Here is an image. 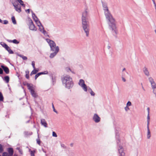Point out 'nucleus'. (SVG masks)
Here are the masks:
<instances>
[{
	"label": "nucleus",
	"instance_id": "50",
	"mask_svg": "<svg viewBox=\"0 0 156 156\" xmlns=\"http://www.w3.org/2000/svg\"><path fill=\"white\" fill-rule=\"evenodd\" d=\"M46 41H47V42L48 44H49L50 42H51L52 41V40H51L49 39H47Z\"/></svg>",
	"mask_w": 156,
	"mask_h": 156
},
{
	"label": "nucleus",
	"instance_id": "60",
	"mask_svg": "<svg viewBox=\"0 0 156 156\" xmlns=\"http://www.w3.org/2000/svg\"><path fill=\"white\" fill-rule=\"evenodd\" d=\"M82 82H80V80H79V83H78V84H79L80 86H81V84H82Z\"/></svg>",
	"mask_w": 156,
	"mask_h": 156
},
{
	"label": "nucleus",
	"instance_id": "46",
	"mask_svg": "<svg viewBox=\"0 0 156 156\" xmlns=\"http://www.w3.org/2000/svg\"><path fill=\"white\" fill-rule=\"evenodd\" d=\"M25 77L27 79H29V74H26Z\"/></svg>",
	"mask_w": 156,
	"mask_h": 156
},
{
	"label": "nucleus",
	"instance_id": "55",
	"mask_svg": "<svg viewBox=\"0 0 156 156\" xmlns=\"http://www.w3.org/2000/svg\"><path fill=\"white\" fill-rule=\"evenodd\" d=\"M38 77H39V76H38V75L36 74V75H35V77H34L35 80H36Z\"/></svg>",
	"mask_w": 156,
	"mask_h": 156
},
{
	"label": "nucleus",
	"instance_id": "35",
	"mask_svg": "<svg viewBox=\"0 0 156 156\" xmlns=\"http://www.w3.org/2000/svg\"><path fill=\"white\" fill-rule=\"evenodd\" d=\"M52 108H53V110L54 111V112H55L57 114L58 113V112L55 110V107H54V105H53V103H52Z\"/></svg>",
	"mask_w": 156,
	"mask_h": 156
},
{
	"label": "nucleus",
	"instance_id": "18",
	"mask_svg": "<svg viewBox=\"0 0 156 156\" xmlns=\"http://www.w3.org/2000/svg\"><path fill=\"white\" fill-rule=\"evenodd\" d=\"M5 48L9 52V54H13L14 52L7 45Z\"/></svg>",
	"mask_w": 156,
	"mask_h": 156
},
{
	"label": "nucleus",
	"instance_id": "37",
	"mask_svg": "<svg viewBox=\"0 0 156 156\" xmlns=\"http://www.w3.org/2000/svg\"><path fill=\"white\" fill-rule=\"evenodd\" d=\"M3 151L2 146L0 144V153L2 152Z\"/></svg>",
	"mask_w": 156,
	"mask_h": 156
},
{
	"label": "nucleus",
	"instance_id": "8",
	"mask_svg": "<svg viewBox=\"0 0 156 156\" xmlns=\"http://www.w3.org/2000/svg\"><path fill=\"white\" fill-rule=\"evenodd\" d=\"M31 12L32 13V17L34 20L35 21V22L36 23V24H37V26L39 27H40V24H38V23H39V21H40L38 18L36 16L35 14L33 12L32 10H31Z\"/></svg>",
	"mask_w": 156,
	"mask_h": 156
},
{
	"label": "nucleus",
	"instance_id": "38",
	"mask_svg": "<svg viewBox=\"0 0 156 156\" xmlns=\"http://www.w3.org/2000/svg\"><path fill=\"white\" fill-rule=\"evenodd\" d=\"M52 136L54 137H57V135L56 133H55V132L53 131L52 132Z\"/></svg>",
	"mask_w": 156,
	"mask_h": 156
},
{
	"label": "nucleus",
	"instance_id": "23",
	"mask_svg": "<svg viewBox=\"0 0 156 156\" xmlns=\"http://www.w3.org/2000/svg\"><path fill=\"white\" fill-rule=\"evenodd\" d=\"M147 138L148 139H149L151 137V132L149 129H147Z\"/></svg>",
	"mask_w": 156,
	"mask_h": 156
},
{
	"label": "nucleus",
	"instance_id": "4",
	"mask_svg": "<svg viewBox=\"0 0 156 156\" xmlns=\"http://www.w3.org/2000/svg\"><path fill=\"white\" fill-rule=\"evenodd\" d=\"M8 153L4 152L3 153L2 156H12L13 154L14 151L12 148L9 147L8 149Z\"/></svg>",
	"mask_w": 156,
	"mask_h": 156
},
{
	"label": "nucleus",
	"instance_id": "53",
	"mask_svg": "<svg viewBox=\"0 0 156 156\" xmlns=\"http://www.w3.org/2000/svg\"><path fill=\"white\" fill-rule=\"evenodd\" d=\"M43 72L44 73V74H46L48 73V72L47 71H44V72Z\"/></svg>",
	"mask_w": 156,
	"mask_h": 156
},
{
	"label": "nucleus",
	"instance_id": "57",
	"mask_svg": "<svg viewBox=\"0 0 156 156\" xmlns=\"http://www.w3.org/2000/svg\"><path fill=\"white\" fill-rule=\"evenodd\" d=\"M7 41L9 42H12V40H7Z\"/></svg>",
	"mask_w": 156,
	"mask_h": 156
},
{
	"label": "nucleus",
	"instance_id": "13",
	"mask_svg": "<svg viewBox=\"0 0 156 156\" xmlns=\"http://www.w3.org/2000/svg\"><path fill=\"white\" fill-rule=\"evenodd\" d=\"M149 80L151 83L152 89L156 87V84L155 83L154 79L151 77L149 78Z\"/></svg>",
	"mask_w": 156,
	"mask_h": 156
},
{
	"label": "nucleus",
	"instance_id": "44",
	"mask_svg": "<svg viewBox=\"0 0 156 156\" xmlns=\"http://www.w3.org/2000/svg\"><path fill=\"white\" fill-rule=\"evenodd\" d=\"M153 92L155 94V95H156V87L154 88H153Z\"/></svg>",
	"mask_w": 156,
	"mask_h": 156
},
{
	"label": "nucleus",
	"instance_id": "33",
	"mask_svg": "<svg viewBox=\"0 0 156 156\" xmlns=\"http://www.w3.org/2000/svg\"><path fill=\"white\" fill-rule=\"evenodd\" d=\"M38 138H39V134L38 135ZM36 141H37V143L38 144L40 145V144L41 142V141L40 140V139L39 138H38V139H37Z\"/></svg>",
	"mask_w": 156,
	"mask_h": 156
},
{
	"label": "nucleus",
	"instance_id": "5",
	"mask_svg": "<svg viewBox=\"0 0 156 156\" xmlns=\"http://www.w3.org/2000/svg\"><path fill=\"white\" fill-rule=\"evenodd\" d=\"M13 5L14 6L16 10L20 13L21 11V6L19 5L18 3L15 2L13 1L11 2Z\"/></svg>",
	"mask_w": 156,
	"mask_h": 156
},
{
	"label": "nucleus",
	"instance_id": "48",
	"mask_svg": "<svg viewBox=\"0 0 156 156\" xmlns=\"http://www.w3.org/2000/svg\"><path fill=\"white\" fill-rule=\"evenodd\" d=\"M125 110L126 111H128V110H129V108L128 106H126L125 107Z\"/></svg>",
	"mask_w": 156,
	"mask_h": 156
},
{
	"label": "nucleus",
	"instance_id": "10",
	"mask_svg": "<svg viewBox=\"0 0 156 156\" xmlns=\"http://www.w3.org/2000/svg\"><path fill=\"white\" fill-rule=\"evenodd\" d=\"M59 48L58 46H57L56 47L55 50L54 52L51 53L49 56V57L50 58H53L57 54L59 51Z\"/></svg>",
	"mask_w": 156,
	"mask_h": 156
},
{
	"label": "nucleus",
	"instance_id": "45",
	"mask_svg": "<svg viewBox=\"0 0 156 156\" xmlns=\"http://www.w3.org/2000/svg\"><path fill=\"white\" fill-rule=\"evenodd\" d=\"M149 124H150V121H147V129H149Z\"/></svg>",
	"mask_w": 156,
	"mask_h": 156
},
{
	"label": "nucleus",
	"instance_id": "61",
	"mask_svg": "<svg viewBox=\"0 0 156 156\" xmlns=\"http://www.w3.org/2000/svg\"><path fill=\"white\" fill-rule=\"evenodd\" d=\"M56 46H55V47H53V50H54L53 51H55V48H56Z\"/></svg>",
	"mask_w": 156,
	"mask_h": 156
},
{
	"label": "nucleus",
	"instance_id": "3",
	"mask_svg": "<svg viewBox=\"0 0 156 156\" xmlns=\"http://www.w3.org/2000/svg\"><path fill=\"white\" fill-rule=\"evenodd\" d=\"M62 83L66 87L69 89L72 87L73 83L72 78L69 76L66 75L62 78Z\"/></svg>",
	"mask_w": 156,
	"mask_h": 156
},
{
	"label": "nucleus",
	"instance_id": "7",
	"mask_svg": "<svg viewBox=\"0 0 156 156\" xmlns=\"http://www.w3.org/2000/svg\"><path fill=\"white\" fill-rule=\"evenodd\" d=\"M118 150L119 153L120 154L119 156H125V153L124 152V148L120 144L118 146Z\"/></svg>",
	"mask_w": 156,
	"mask_h": 156
},
{
	"label": "nucleus",
	"instance_id": "49",
	"mask_svg": "<svg viewBox=\"0 0 156 156\" xmlns=\"http://www.w3.org/2000/svg\"><path fill=\"white\" fill-rule=\"evenodd\" d=\"M3 73V70L0 67V75L2 74Z\"/></svg>",
	"mask_w": 156,
	"mask_h": 156
},
{
	"label": "nucleus",
	"instance_id": "51",
	"mask_svg": "<svg viewBox=\"0 0 156 156\" xmlns=\"http://www.w3.org/2000/svg\"><path fill=\"white\" fill-rule=\"evenodd\" d=\"M25 11L26 12H27L28 14H29L30 13V9H26V10H25Z\"/></svg>",
	"mask_w": 156,
	"mask_h": 156
},
{
	"label": "nucleus",
	"instance_id": "54",
	"mask_svg": "<svg viewBox=\"0 0 156 156\" xmlns=\"http://www.w3.org/2000/svg\"><path fill=\"white\" fill-rule=\"evenodd\" d=\"M25 73H26V74H29V71L28 70H27L25 71Z\"/></svg>",
	"mask_w": 156,
	"mask_h": 156
},
{
	"label": "nucleus",
	"instance_id": "31",
	"mask_svg": "<svg viewBox=\"0 0 156 156\" xmlns=\"http://www.w3.org/2000/svg\"><path fill=\"white\" fill-rule=\"evenodd\" d=\"M39 71V69H34L32 71L33 72V73H34V74H36Z\"/></svg>",
	"mask_w": 156,
	"mask_h": 156
},
{
	"label": "nucleus",
	"instance_id": "36",
	"mask_svg": "<svg viewBox=\"0 0 156 156\" xmlns=\"http://www.w3.org/2000/svg\"><path fill=\"white\" fill-rule=\"evenodd\" d=\"M31 65L33 66V67L34 69H36L35 66V62L34 61H33L32 62Z\"/></svg>",
	"mask_w": 156,
	"mask_h": 156
},
{
	"label": "nucleus",
	"instance_id": "2",
	"mask_svg": "<svg viewBox=\"0 0 156 156\" xmlns=\"http://www.w3.org/2000/svg\"><path fill=\"white\" fill-rule=\"evenodd\" d=\"M87 10V9L86 8L85 9L84 11L82 12L81 19L83 29L86 33V36L88 37L89 32V22L87 21L88 16Z\"/></svg>",
	"mask_w": 156,
	"mask_h": 156
},
{
	"label": "nucleus",
	"instance_id": "26",
	"mask_svg": "<svg viewBox=\"0 0 156 156\" xmlns=\"http://www.w3.org/2000/svg\"><path fill=\"white\" fill-rule=\"evenodd\" d=\"M4 97L2 93L0 92V101H3Z\"/></svg>",
	"mask_w": 156,
	"mask_h": 156
},
{
	"label": "nucleus",
	"instance_id": "14",
	"mask_svg": "<svg viewBox=\"0 0 156 156\" xmlns=\"http://www.w3.org/2000/svg\"><path fill=\"white\" fill-rule=\"evenodd\" d=\"M1 67L6 74H8L9 73V70L7 67L3 65H2Z\"/></svg>",
	"mask_w": 156,
	"mask_h": 156
},
{
	"label": "nucleus",
	"instance_id": "47",
	"mask_svg": "<svg viewBox=\"0 0 156 156\" xmlns=\"http://www.w3.org/2000/svg\"><path fill=\"white\" fill-rule=\"evenodd\" d=\"M122 81L124 82H126V80L125 79V78L124 77V76L123 75H122Z\"/></svg>",
	"mask_w": 156,
	"mask_h": 156
},
{
	"label": "nucleus",
	"instance_id": "6",
	"mask_svg": "<svg viewBox=\"0 0 156 156\" xmlns=\"http://www.w3.org/2000/svg\"><path fill=\"white\" fill-rule=\"evenodd\" d=\"M29 29L33 31H36L37 30V28L34 24L33 21L31 19L29 18Z\"/></svg>",
	"mask_w": 156,
	"mask_h": 156
},
{
	"label": "nucleus",
	"instance_id": "43",
	"mask_svg": "<svg viewBox=\"0 0 156 156\" xmlns=\"http://www.w3.org/2000/svg\"><path fill=\"white\" fill-rule=\"evenodd\" d=\"M90 94L92 96H94L95 95V94L92 91H91L90 92Z\"/></svg>",
	"mask_w": 156,
	"mask_h": 156
},
{
	"label": "nucleus",
	"instance_id": "30",
	"mask_svg": "<svg viewBox=\"0 0 156 156\" xmlns=\"http://www.w3.org/2000/svg\"><path fill=\"white\" fill-rule=\"evenodd\" d=\"M12 42L15 44H18L20 42L17 40L14 39L12 40Z\"/></svg>",
	"mask_w": 156,
	"mask_h": 156
},
{
	"label": "nucleus",
	"instance_id": "62",
	"mask_svg": "<svg viewBox=\"0 0 156 156\" xmlns=\"http://www.w3.org/2000/svg\"><path fill=\"white\" fill-rule=\"evenodd\" d=\"M68 69V70H69L70 71H71V70L70 68L69 67H67L66 68L67 69Z\"/></svg>",
	"mask_w": 156,
	"mask_h": 156
},
{
	"label": "nucleus",
	"instance_id": "40",
	"mask_svg": "<svg viewBox=\"0 0 156 156\" xmlns=\"http://www.w3.org/2000/svg\"><path fill=\"white\" fill-rule=\"evenodd\" d=\"M115 137L117 138L118 136H119V133L117 131H116L115 132Z\"/></svg>",
	"mask_w": 156,
	"mask_h": 156
},
{
	"label": "nucleus",
	"instance_id": "27",
	"mask_svg": "<svg viewBox=\"0 0 156 156\" xmlns=\"http://www.w3.org/2000/svg\"><path fill=\"white\" fill-rule=\"evenodd\" d=\"M18 55L19 56L21 57L23 60H26L27 59V57L26 56H24L23 55H21L20 54H19V55Z\"/></svg>",
	"mask_w": 156,
	"mask_h": 156
},
{
	"label": "nucleus",
	"instance_id": "58",
	"mask_svg": "<svg viewBox=\"0 0 156 156\" xmlns=\"http://www.w3.org/2000/svg\"><path fill=\"white\" fill-rule=\"evenodd\" d=\"M153 2V3L154 5H156V3H155V1L154 0H152Z\"/></svg>",
	"mask_w": 156,
	"mask_h": 156
},
{
	"label": "nucleus",
	"instance_id": "19",
	"mask_svg": "<svg viewBox=\"0 0 156 156\" xmlns=\"http://www.w3.org/2000/svg\"><path fill=\"white\" fill-rule=\"evenodd\" d=\"M143 71L144 73L145 74L148 76L149 75V73L146 67H144V68L143 69Z\"/></svg>",
	"mask_w": 156,
	"mask_h": 156
},
{
	"label": "nucleus",
	"instance_id": "63",
	"mask_svg": "<svg viewBox=\"0 0 156 156\" xmlns=\"http://www.w3.org/2000/svg\"><path fill=\"white\" fill-rule=\"evenodd\" d=\"M88 91L90 92L92 90L90 88H89L88 89Z\"/></svg>",
	"mask_w": 156,
	"mask_h": 156
},
{
	"label": "nucleus",
	"instance_id": "56",
	"mask_svg": "<svg viewBox=\"0 0 156 156\" xmlns=\"http://www.w3.org/2000/svg\"><path fill=\"white\" fill-rule=\"evenodd\" d=\"M37 74L38 75V76H40L41 75V73L40 72L38 73H37Z\"/></svg>",
	"mask_w": 156,
	"mask_h": 156
},
{
	"label": "nucleus",
	"instance_id": "64",
	"mask_svg": "<svg viewBox=\"0 0 156 156\" xmlns=\"http://www.w3.org/2000/svg\"><path fill=\"white\" fill-rule=\"evenodd\" d=\"M73 143H71L70 144V146L71 147H73Z\"/></svg>",
	"mask_w": 156,
	"mask_h": 156
},
{
	"label": "nucleus",
	"instance_id": "59",
	"mask_svg": "<svg viewBox=\"0 0 156 156\" xmlns=\"http://www.w3.org/2000/svg\"><path fill=\"white\" fill-rule=\"evenodd\" d=\"M33 74H34V73H33V72L32 71L31 72V73H30V75L31 76Z\"/></svg>",
	"mask_w": 156,
	"mask_h": 156
},
{
	"label": "nucleus",
	"instance_id": "16",
	"mask_svg": "<svg viewBox=\"0 0 156 156\" xmlns=\"http://www.w3.org/2000/svg\"><path fill=\"white\" fill-rule=\"evenodd\" d=\"M23 84L24 86H27L28 89H30V88L31 87V86H33V84L28 83L26 81L23 82Z\"/></svg>",
	"mask_w": 156,
	"mask_h": 156
},
{
	"label": "nucleus",
	"instance_id": "24",
	"mask_svg": "<svg viewBox=\"0 0 156 156\" xmlns=\"http://www.w3.org/2000/svg\"><path fill=\"white\" fill-rule=\"evenodd\" d=\"M11 20L13 23L14 24H16V21L15 19V17L14 16H13L11 18Z\"/></svg>",
	"mask_w": 156,
	"mask_h": 156
},
{
	"label": "nucleus",
	"instance_id": "15",
	"mask_svg": "<svg viewBox=\"0 0 156 156\" xmlns=\"http://www.w3.org/2000/svg\"><path fill=\"white\" fill-rule=\"evenodd\" d=\"M49 44L51 48V51H53L54 50L53 49V47H55L56 44L54 41L52 40L51 42H50Z\"/></svg>",
	"mask_w": 156,
	"mask_h": 156
},
{
	"label": "nucleus",
	"instance_id": "41",
	"mask_svg": "<svg viewBox=\"0 0 156 156\" xmlns=\"http://www.w3.org/2000/svg\"><path fill=\"white\" fill-rule=\"evenodd\" d=\"M131 105L132 104L131 102L130 101H128L127 103L126 106H131Z\"/></svg>",
	"mask_w": 156,
	"mask_h": 156
},
{
	"label": "nucleus",
	"instance_id": "28",
	"mask_svg": "<svg viewBox=\"0 0 156 156\" xmlns=\"http://www.w3.org/2000/svg\"><path fill=\"white\" fill-rule=\"evenodd\" d=\"M116 138L117 140L116 142H117V145L118 146H119V143L120 142V136H118L117 138Z\"/></svg>",
	"mask_w": 156,
	"mask_h": 156
},
{
	"label": "nucleus",
	"instance_id": "12",
	"mask_svg": "<svg viewBox=\"0 0 156 156\" xmlns=\"http://www.w3.org/2000/svg\"><path fill=\"white\" fill-rule=\"evenodd\" d=\"M82 82V84H81V86L85 91H87V85L85 83L84 80L83 79H80V82Z\"/></svg>",
	"mask_w": 156,
	"mask_h": 156
},
{
	"label": "nucleus",
	"instance_id": "25",
	"mask_svg": "<svg viewBox=\"0 0 156 156\" xmlns=\"http://www.w3.org/2000/svg\"><path fill=\"white\" fill-rule=\"evenodd\" d=\"M39 23L40 24V25L41 26V27H42V29L43 30V33L44 34H45L46 33H47L46 31L44 30L43 26L42 24L40 22V21H39Z\"/></svg>",
	"mask_w": 156,
	"mask_h": 156
},
{
	"label": "nucleus",
	"instance_id": "11",
	"mask_svg": "<svg viewBox=\"0 0 156 156\" xmlns=\"http://www.w3.org/2000/svg\"><path fill=\"white\" fill-rule=\"evenodd\" d=\"M28 90H30L31 94L33 97L36 98L38 97L37 94L35 93L34 90L33 89V86H31L30 89H29Z\"/></svg>",
	"mask_w": 156,
	"mask_h": 156
},
{
	"label": "nucleus",
	"instance_id": "20",
	"mask_svg": "<svg viewBox=\"0 0 156 156\" xmlns=\"http://www.w3.org/2000/svg\"><path fill=\"white\" fill-rule=\"evenodd\" d=\"M3 80L5 81L6 83L9 82V77L8 76H6L4 77H2Z\"/></svg>",
	"mask_w": 156,
	"mask_h": 156
},
{
	"label": "nucleus",
	"instance_id": "42",
	"mask_svg": "<svg viewBox=\"0 0 156 156\" xmlns=\"http://www.w3.org/2000/svg\"><path fill=\"white\" fill-rule=\"evenodd\" d=\"M17 1L20 5L23 3V2L22 0H17Z\"/></svg>",
	"mask_w": 156,
	"mask_h": 156
},
{
	"label": "nucleus",
	"instance_id": "22",
	"mask_svg": "<svg viewBox=\"0 0 156 156\" xmlns=\"http://www.w3.org/2000/svg\"><path fill=\"white\" fill-rule=\"evenodd\" d=\"M24 133L26 136H29L32 135L33 133L32 132H29L28 131H26L24 132Z\"/></svg>",
	"mask_w": 156,
	"mask_h": 156
},
{
	"label": "nucleus",
	"instance_id": "1",
	"mask_svg": "<svg viewBox=\"0 0 156 156\" xmlns=\"http://www.w3.org/2000/svg\"><path fill=\"white\" fill-rule=\"evenodd\" d=\"M105 16L106 19L108 21V24L110 29L115 32L116 34H117V30L116 24L115 23V20L113 18L112 15L110 13L108 7L103 8Z\"/></svg>",
	"mask_w": 156,
	"mask_h": 156
},
{
	"label": "nucleus",
	"instance_id": "34",
	"mask_svg": "<svg viewBox=\"0 0 156 156\" xmlns=\"http://www.w3.org/2000/svg\"><path fill=\"white\" fill-rule=\"evenodd\" d=\"M2 23L4 24H8V20H4L3 21H2Z\"/></svg>",
	"mask_w": 156,
	"mask_h": 156
},
{
	"label": "nucleus",
	"instance_id": "17",
	"mask_svg": "<svg viewBox=\"0 0 156 156\" xmlns=\"http://www.w3.org/2000/svg\"><path fill=\"white\" fill-rule=\"evenodd\" d=\"M41 123L42 125H43L44 127H47L48 124L44 119H42L41 120Z\"/></svg>",
	"mask_w": 156,
	"mask_h": 156
},
{
	"label": "nucleus",
	"instance_id": "9",
	"mask_svg": "<svg viewBox=\"0 0 156 156\" xmlns=\"http://www.w3.org/2000/svg\"><path fill=\"white\" fill-rule=\"evenodd\" d=\"M93 120L96 123H98L101 121V118L96 113L94 114L92 118Z\"/></svg>",
	"mask_w": 156,
	"mask_h": 156
},
{
	"label": "nucleus",
	"instance_id": "52",
	"mask_svg": "<svg viewBox=\"0 0 156 156\" xmlns=\"http://www.w3.org/2000/svg\"><path fill=\"white\" fill-rule=\"evenodd\" d=\"M150 117L149 115V114L148 113L147 116V121H150Z\"/></svg>",
	"mask_w": 156,
	"mask_h": 156
},
{
	"label": "nucleus",
	"instance_id": "21",
	"mask_svg": "<svg viewBox=\"0 0 156 156\" xmlns=\"http://www.w3.org/2000/svg\"><path fill=\"white\" fill-rule=\"evenodd\" d=\"M36 151V149L33 151H32L30 149H29V151L30 152L31 156H35V153Z\"/></svg>",
	"mask_w": 156,
	"mask_h": 156
},
{
	"label": "nucleus",
	"instance_id": "39",
	"mask_svg": "<svg viewBox=\"0 0 156 156\" xmlns=\"http://www.w3.org/2000/svg\"><path fill=\"white\" fill-rule=\"evenodd\" d=\"M61 146L64 149H66L67 148L66 146L63 144H61Z\"/></svg>",
	"mask_w": 156,
	"mask_h": 156
},
{
	"label": "nucleus",
	"instance_id": "29",
	"mask_svg": "<svg viewBox=\"0 0 156 156\" xmlns=\"http://www.w3.org/2000/svg\"><path fill=\"white\" fill-rule=\"evenodd\" d=\"M0 44L4 48L7 45L6 44L3 42H1Z\"/></svg>",
	"mask_w": 156,
	"mask_h": 156
},
{
	"label": "nucleus",
	"instance_id": "32",
	"mask_svg": "<svg viewBox=\"0 0 156 156\" xmlns=\"http://www.w3.org/2000/svg\"><path fill=\"white\" fill-rule=\"evenodd\" d=\"M101 3L102 4V5L103 8L105 7H106L107 6V3H106L105 2H103L102 1L101 2Z\"/></svg>",
	"mask_w": 156,
	"mask_h": 156
}]
</instances>
